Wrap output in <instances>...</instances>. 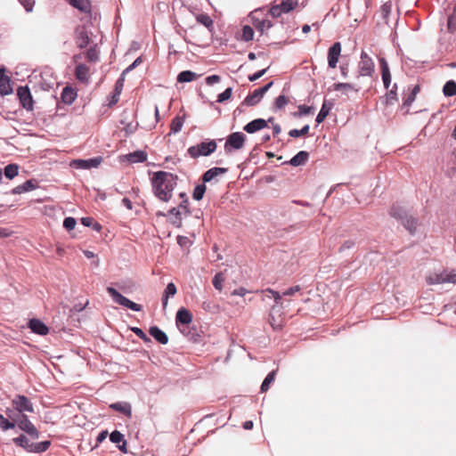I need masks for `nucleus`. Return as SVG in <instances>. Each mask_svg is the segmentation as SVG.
<instances>
[{"label": "nucleus", "instance_id": "6ab92c4d", "mask_svg": "<svg viewBox=\"0 0 456 456\" xmlns=\"http://www.w3.org/2000/svg\"><path fill=\"white\" fill-rule=\"evenodd\" d=\"M333 90L340 91L343 94L348 95L349 93L354 92L358 93L359 88L356 87L355 85L350 83H335L333 86Z\"/></svg>", "mask_w": 456, "mask_h": 456}, {"label": "nucleus", "instance_id": "e2e57ef3", "mask_svg": "<svg viewBox=\"0 0 456 456\" xmlns=\"http://www.w3.org/2000/svg\"><path fill=\"white\" fill-rule=\"evenodd\" d=\"M282 12H285V11H283V8L281 6V4H276V5H273L271 9H270V14L273 16V17H279L281 15Z\"/></svg>", "mask_w": 456, "mask_h": 456}, {"label": "nucleus", "instance_id": "bf43d9fd", "mask_svg": "<svg viewBox=\"0 0 456 456\" xmlns=\"http://www.w3.org/2000/svg\"><path fill=\"white\" fill-rule=\"evenodd\" d=\"M232 89L231 87L226 88L222 94H220L218 95L217 102H223L230 99L232 96Z\"/></svg>", "mask_w": 456, "mask_h": 456}, {"label": "nucleus", "instance_id": "39448f33", "mask_svg": "<svg viewBox=\"0 0 456 456\" xmlns=\"http://www.w3.org/2000/svg\"><path fill=\"white\" fill-rule=\"evenodd\" d=\"M246 141V135L241 132H234L228 135L224 143V151L231 153L243 148Z\"/></svg>", "mask_w": 456, "mask_h": 456}, {"label": "nucleus", "instance_id": "4d7b16f0", "mask_svg": "<svg viewBox=\"0 0 456 456\" xmlns=\"http://www.w3.org/2000/svg\"><path fill=\"white\" fill-rule=\"evenodd\" d=\"M288 103V99L285 95H280L275 99L274 107L278 110L282 109Z\"/></svg>", "mask_w": 456, "mask_h": 456}, {"label": "nucleus", "instance_id": "864d4df0", "mask_svg": "<svg viewBox=\"0 0 456 456\" xmlns=\"http://www.w3.org/2000/svg\"><path fill=\"white\" fill-rule=\"evenodd\" d=\"M86 59L89 61L95 62L99 59V53L94 47H91L86 52Z\"/></svg>", "mask_w": 456, "mask_h": 456}, {"label": "nucleus", "instance_id": "20e7f679", "mask_svg": "<svg viewBox=\"0 0 456 456\" xmlns=\"http://www.w3.org/2000/svg\"><path fill=\"white\" fill-rule=\"evenodd\" d=\"M8 416L15 421L20 430L24 431L32 439L39 438V431L26 415L18 414V416H12L8 414Z\"/></svg>", "mask_w": 456, "mask_h": 456}, {"label": "nucleus", "instance_id": "393cba45", "mask_svg": "<svg viewBox=\"0 0 456 456\" xmlns=\"http://www.w3.org/2000/svg\"><path fill=\"white\" fill-rule=\"evenodd\" d=\"M61 98L66 104H72L77 98V92L71 87H65L62 90Z\"/></svg>", "mask_w": 456, "mask_h": 456}, {"label": "nucleus", "instance_id": "ea45409f", "mask_svg": "<svg viewBox=\"0 0 456 456\" xmlns=\"http://www.w3.org/2000/svg\"><path fill=\"white\" fill-rule=\"evenodd\" d=\"M396 90H397V85L395 84L393 86V88L386 94L385 103L387 105L394 104V102H396V100H397Z\"/></svg>", "mask_w": 456, "mask_h": 456}, {"label": "nucleus", "instance_id": "473e14b6", "mask_svg": "<svg viewBox=\"0 0 456 456\" xmlns=\"http://www.w3.org/2000/svg\"><path fill=\"white\" fill-rule=\"evenodd\" d=\"M51 445L50 441H43L39 443H32L28 452L41 453L48 450Z\"/></svg>", "mask_w": 456, "mask_h": 456}, {"label": "nucleus", "instance_id": "ddd939ff", "mask_svg": "<svg viewBox=\"0 0 456 456\" xmlns=\"http://www.w3.org/2000/svg\"><path fill=\"white\" fill-rule=\"evenodd\" d=\"M273 118H269L268 120H265L264 118H256L252 120L251 122L248 123L244 126L243 130L248 134L256 133L261 129H264L267 126V122L272 121Z\"/></svg>", "mask_w": 456, "mask_h": 456}, {"label": "nucleus", "instance_id": "f257e3e1", "mask_svg": "<svg viewBox=\"0 0 456 456\" xmlns=\"http://www.w3.org/2000/svg\"><path fill=\"white\" fill-rule=\"evenodd\" d=\"M155 196L165 202L172 198V192L176 185V176L171 173L159 171L151 179Z\"/></svg>", "mask_w": 456, "mask_h": 456}, {"label": "nucleus", "instance_id": "5701e85b", "mask_svg": "<svg viewBox=\"0 0 456 456\" xmlns=\"http://www.w3.org/2000/svg\"><path fill=\"white\" fill-rule=\"evenodd\" d=\"M168 216L173 224H175L177 227H180L182 225L183 212H182L179 208H172L168 211Z\"/></svg>", "mask_w": 456, "mask_h": 456}, {"label": "nucleus", "instance_id": "2eb2a0df", "mask_svg": "<svg viewBox=\"0 0 456 456\" xmlns=\"http://www.w3.org/2000/svg\"><path fill=\"white\" fill-rule=\"evenodd\" d=\"M379 63L381 68L382 81L384 86L387 89L391 84V73L389 70V67L385 58H380Z\"/></svg>", "mask_w": 456, "mask_h": 456}, {"label": "nucleus", "instance_id": "680f3d73", "mask_svg": "<svg viewBox=\"0 0 456 456\" xmlns=\"http://www.w3.org/2000/svg\"><path fill=\"white\" fill-rule=\"evenodd\" d=\"M269 322L274 330H279L282 327L281 321L279 318H275L272 314H270Z\"/></svg>", "mask_w": 456, "mask_h": 456}, {"label": "nucleus", "instance_id": "4c0bfd02", "mask_svg": "<svg viewBox=\"0 0 456 456\" xmlns=\"http://www.w3.org/2000/svg\"><path fill=\"white\" fill-rule=\"evenodd\" d=\"M184 123L183 117L177 116L175 117L171 123L170 126V133L177 134L182 130V127Z\"/></svg>", "mask_w": 456, "mask_h": 456}, {"label": "nucleus", "instance_id": "bb28decb", "mask_svg": "<svg viewBox=\"0 0 456 456\" xmlns=\"http://www.w3.org/2000/svg\"><path fill=\"white\" fill-rule=\"evenodd\" d=\"M332 107V102L327 101L323 102L321 110L319 111L315 119L317 124H321L326 118Z\"/></svg>", "mask_w": 456, "mask_h": 456}, {"label": "nucleus", "instance_id": "6e6552de", "mask_svg": "<svg viewBox=\"0 0 456 456\" xmlns=\"http://www.w3.org/2000/svg\"><path fill=\"white\" fill-rule=\"evenodd\" d=\"M12 403L19 414H23L24 411L32 412L34 411L32 403L25 395H16L12 399Z\"/></svg>", "mask_w": 456, "mask_h": 456}, {"label": "nucleus", "instance_id": "5fc2aeb1", "mask_svg": "<svg viewBox=\"0 0 456 456\" xmlns=\"http://www.w3.org/2000/svg\"><path fill=\"white\" fill-rule=\"evenodd\" d=\"M16 423L15 421H10L8 419L6 418H3L1 420H0V428L4 430V431H6V430H9V429H12L15 427Z\"/></svg>", "mask_w": 456, "mask_h": 456}, {"label": "nucleus", "instance_id": "79ce46f5", "mask_svg": "<svg viewBox=\"0 0 456 456\" xmlns=\"http://www.w3.org/2000/svg\"><path fill=\"white\" fill-rule=\"evenodd\" d=\"M276 371L273 370L265 377L262 385H261V392H265L268 390L270 385L274 381Z\"/></svg>", "mask_w": 456, "mask_h": 456}, {"label": "nucleus", "instance_id": "37998d69", "mask_svg": "<svg viewBox=\"0 0 456 456\" xmlns=\"http://www.w3.org/2000/svg\"><path fill=\"white\" fill-rule=\"evenodd\" d=\"M280 4L285 12H289L295 9V7L298 4V2L297 0H281Z\"/></svg>", "mask_w": 456, "mask_h": 456}, {"label": "nucleus", "instance_id": "3c124183", "mask_svg": "<svg viewBox=\"0 0 456 456\" xmlns=\"http://www.w3.org/2000/svg\"><path fill=\"white\" fill-rule=\"evenodd\" d=\"M110 440L111 441V443L118 444L122 443L125 440V438H124L123 434H121L118 430H115L110 433Z\"/></svg>", "mask_w": 456, "mask_h": 456}, {"label": "nucleus", "instance_id": "412c9836", "mask_svg": "<svg viewBox=\"0 0 456 456\" xmlns=\"http://www.w3.org/2000/svg\"><path fill=\"white\" fill-rule=\"evenodd\" d=\"M75 76L82 83H87L89 80V68L85 64H78L76 67Z\"/></svg>", "mask_w": 456, "mask_h": 456}, {"label": "nucleus", "instance_id": "052dcab7", "mask_svg": "<svg viewBox=\"0 0 456 456\" xmlns=\"http://www.w3.org/2000/svg\"><path fill=\"white\" fill-rule=\"evenodd\" d=\"M76 219L73 217H66L63 221V226L68 231H70L75 228L76 226Z\"/></svg>", "mask_w": 456, "mask_h": 456}, {"label": "nucleus", "instance_id": "b1692460", "mask_svg": "<svg viewBox=\"0 0 456 456\" xmlns=\"http://www.w3.org/2000/svg\"><path fill=\"white\" fill-rule=\"evenodd\" d=\"M70 5L79 11L88 13L91 12V2L90 0H69Z\"/></svg>", "mask_w": 456, "mask_h": 456}, {"label": "nucleus", "instance_id": "49530a36", "mask_svg": "<svg viewBox=\"0 0 456 456\" xmlns=\"http://www.w3.org/2000/svg\"><path fill=\"white\" fill-rule=\"evenodd\" d=\"M253 37H254L253 28L248 25H245L242 28V39L246 42H248L253 39Z\"/></svg>", "mask_w": 456, "mask_h": 456}, {"label": "nucleus", "instance_id": "4be33fe9", "mask_svg": "<svg viewBox=\"0 0 456 456\" xmlns=\"http://www.w3.org/2000/svg\"><path fill=\"white\" fill-rule=\"evenodd\" d=\"M130 163H142L147 159V153L143 151H135L125 156Z\"/></svg>", "mask_w": 456, "mask_h": 456}, {"label": "nucleus", "instance_id": "a19ab883", "mask_svg": "<svg viewBox=\"0 0 456 456\" xmlns=\"http://www.w3.org/2000/svg\"><path fill=\"white\" fill-rule=\"evenodd\" d=\"M19 167L15 164H9L4 168V175L8 179H12L18 175Z\"/></svg>", "mask_w": 456, "mask_h": 456}, {"label": "nucleus", "instance_id": "a211bd4d", "mask_svg": "<svg viewBox=\"0 0 456 456\" xmlns=\"http://www.w3.org/2000/svg\"><path fill=\"white\" fill-rule=\"evenodd\" d=\"M110 408L126 415V417H131L132 415V407L131 404L127 402H118L111 403Z\"/></svg>", "mask_w": 456, "mask_h": 456}, {"label": "nucleus", "instance_id": "f8f14e48", "mask_svg": "<svg viewBox=\"0 0 456 456\" xmlns=\"http://www.w3.org/2000/svg\"><path fill=\"white\" fill-rule=\"evenodd\" d=\"M341 53V44L337 42L333 44L328 51V65L331 69L337 67Z\"/></svg>", "mask_w": 456, "mask_h": 456}, {"label": "nucleus", "instance_id": "e433bc0d", "mask_svg": "<svg viewBox=\"0 0 456 456\" xmlns=\"http://www.w3.org/2000/svg\"><path fill=\"white\" fill-rule=\"evenodd\" d=\"M13 442L16 445L24 448L27 452H29L32 442H29L28 438L25 435H20L18 437L13 438Z\"/></svg>", "mask_w": 456, "mask_h": 456}, {"label": "nucleus", "instance_id": "de8ad7c7", "mask_svg": "<svg viewBox=\"0 0 456 456\" xmlns=\"http://www.w3.org/2000/svg\"><path fill=\"white\" fill-rule=\"evenodd\" d=\"M224 281V276L222 273H216L213 278V285L216 289L222 290L223 289V282Z\"/></svg>", "mask_w": 456, "mask_h": 456}, {"label": "nucleus", "instance_id": "13d9d810", "mask_svg": "<svg viewBox=\"0 0 456 456\" xmlns=\"http://www.w3.org/2000/svg\"><path fill=\"white\" fill-rule=\"evenodd\" d=\"M132 331L144 342H150V338L143 332V330L140 328L134 327L132 328Z\"/></svg>", "mask_w": 456, "mask_h": 456}, {"label": "nucleus", "instance_id": "0e129e2a", "mask_svg": "<svg viewBox=\"0 0 456 456\" xmlns=\"http://www.w3.org/2000/svg\"><path fill=\"white\" fill-rule=\"evenodd\" d=\"M313 110H314V108L311 106H306V105H299L298 106V112H299L300 116L308 115V114L312 113Z\"/></svg>", "mask_w": 456, "mask_h": 456}, {"label": "nucleus", "instance_id": "f704fd0d", "mask_svg": "<svg viewBox=\"0 0 456 456\" xmlns=\"http://www.w3.org/2000/svg\"><path fill=\"white\" fill-rule=\"evenodd\" d=\"M201 306L206 312H208L213 314L220 312L219 305L213 300L203 301Z\"/></svg>", "mask_w": 456, "mask_h": 456}, {"label": "nucleus", "instance_id": "2f4dec72", "mask_svg": "<svg viewBox=\"0 0 456 456\" xmlns=\"http://www.w3.org/2000/svg\"><path fill=\"white\" fill-rule=\"evenodd\" d=\"M176 287L173 282L167 284V288L164 290L162 297V304L163 306L166 307L168 302L169 297H173L176 294Z\"/></svg>", "mask_w": 456, "mask_h": 456}, {"label": "nucleus", "instance_id": "f03ea898", "mask_svg": "<svg viewBox=\"0 0 456 456\" xmlns=\"http://www.w3.org/2000/svg\"><path fill=\"white\" fill-rule=\"evenodd\" d=\"M216 142L214 140H208L201 142L197 145L188 148L187 152L192 159H197L201 156H209L216 150Z\"/></svg>", "mask_w": 456, "mask_h": 456}, {"label": "nucleus", "instance_id": "cd10ccee", "mask_svg": "<svg viewBox=\"0 0 456 456\" xmlns=\"http://www.w3.org/2000/svg\"><path fill=\"white\" fill-rule=\"evenodd\" d=\"M309 154L305 151H301L297 153L289 161V165L293 167H298L304 165L308 159Z\"/></svg>", "mask_w": 456, "mask_h": 456}, {"label": "nucleus", "instance_id": "1a4fd4ad", "mask_svg": "<svg viewBox=\"0 0 456 456\" xmlns=\"http://www.w3.org/2000/svg\"><path fill=\"white\" fill-rule=\"evenodd\" d=\"M17 95L20 102V104L27 110H32L34 106V101L30 93L29 88L25 86H19L17 89Z\"/></svg>", "mask_w": 456, "mask_h": 456}, {"label": "nucleus", "instance_id": "6e6d98bb", "mask_svg": "<svg viewBox=\"0 0 456 456\" xmlns=\"http://www.w3.org/2000/svg\"><path fill=\"white\" fill-rule=\"evenodd\" d=\"M180 197L185 198V199L182 201V203L179 205V207L177 208H179L182 212H183V216H186L189 214V209H188L189 201H188V199L186 198L185 193H183V192L180 193Z\"/></svg>", "mask_w": 456, "mask_h": 456}, {"label": "nucleus", "instance_id": "c756f323", "mask_svg": "<svg viewBox=\"0 0 456 456\" xmlns=\"http://www.w3.org/2000/svg\"><path fill=\"white\" fill-rule=\"evenodd\" d=\"M123 84H124V78H122V77L118 79V81L116 82L114 93L111 95V98L109 102L110 106H112L118 102L119 95L122 91Z\"/></svg>", "mask_w": 456, "mask_h": 456}, {"label": "nucleus", "instance_id": "69168bd1", "mask_svg": "<svg viewBox=\"0 0 456 456\" xmlns=\"http://www.w3.org/2000/svg\"><path fill=\"white\" fill-rule=\"evenodd\" d=\"M20 3L24 6L25 10L29 12H32L35 0H19Z\"/></svg>", "mask_w": 456, "mask_h": 456}, {"label": "nucleus", "instance_id": "a878e982", "mask_svg": "<svg viewBox=\"0 0 456 456\" xmlns=\"http://www.w3.org/2000/svg\"><path fill=\"white\" fill-rule=\"evenodd\" d=\"M34 189H36V184L34 183V182L32 180H28L25 183H23L22 184L14 187L12 190V194H21L24 192L33 191Z\"/></svg>", "mask_w": 456, "mask_h": 456}, {"label": "nucleus", "instance_id": "a18cd8bd", "mask_svg": "<svg viewBox=\"0 0 456 456\" xmlns=\"http://www.w3.org/2000/svg\"><path fill=\"white\" fill-rule=\"evenodd\" d=\"M309 125L304 126L301 129H292L289 132V135L291 137H300L305 135L309 132Z\"/></svg>", "mask_w": 456, "mask_h": 456}, {"label": "nucleus", "instance_id": "0eeeda50", "mask_svg": "<svg viewBox=\"0 0 456 456\" xmlns=\"http://www.w3.org/2000/svg\"><path fill=\"white\" fill-rule=\"evenodd\" d=\"M374 62L368 54L362 51L361 53V60L358 62L359 76L370 77L374 72Z\"/></svg>", "mask_w": 456, "mask_h": 456}, {"label": "nucleus", "instance_id": "7ed1b4c3", "mask_svg": "<svg viewBox=\"0 0 456 456\" xmlns=\"http://www.w3.org/2000/svg\"><path fill=\"white\" fill-rule=\"evenodd\" d=\"M390 215L402 221L403 225L411 232L414 233L417 228V220L408 216L403 208L399 206H393L390 210Z\"/></svg>", "mask_w": 456, "mask_h": 456}, {"label": "nucleus", "instance_id": "72a5a7b5", "mask_svg": "<svg viewBox=\"0 0 456 456\" xmlns=\"http://www.w3.org/2000/svg\"><path fill=\"white\" fill-rule=\"evenodd\" d=\"M12 93V86L11 85V79L6 76L0 83V94L2 96L9 95Z\"/></svg>", "mask_w": 456, "mask_h": 456}, {"label": "nucleus", "instance_id": "f3484780", "mask_svg": "<svg viewBox=\"0 0 456 456\" xmlns=\"http://www.w3.org/2000/svg\"><path fill=\"white\" fill-rule=\"evenodd\" d=\"M227 172V168L224 167H212L206 171L202 176L203 183H208L214 178L220 175H224Z\"/></svg>", "mask_w": 456, "mask_h": 456}, {"label": "nucleus", "instance_id": "c03bdc74", "mask_svg": "<svg viewBox=\"0 0 456 456\" xmlns=\"http://www.w3.org/2000/svg\"><path fill=\"white\" fill-rule=\"evenodd\" d=\"M205 191H206V185L204 183L198 184L193 190V193H192L193 199L195 200H200L203 198Z\"/></svg>", "mask_w": 456, "mask_h": 456}, {"label": "nucleus", "instance_id": "7c9ffc66", "mask_svg": "<svg viewBox=\"0 0 456 456\" xmlns=\"http://www.w3.org/2000/svg\"><path fill=\"white\" fill-rule=\"evenodd\" d=\"M427 282L430 285L443 284L446 282L445 272L440 273H431L427 277Z\"/></svg>", "mask_w": 456, "mask_h": 456}, {"label": "nucleus", "instance_id": "aec40b11", "mask_svg": "<svg viewBox=\"0 0 456 456\" xmlns=\"http://www.w3.org/2000/svg\"><path fill=\"white\" fill-rule=\"evenodd\" d=\"M149 333L151 337H153L159 343L162 345H166L168 342V338L167 334L162 331L159 327L152 326L149 330Z\"/></svg>", "mask_w": 456, "mask_h": 456}, {"label": "nucleus", "instance_id": "603ef678", "mask_svg": "<svg viewBox=\"0 0 456 456\" xmlns=\"http://www.w3.org/2000/svg\"><path fill=\"white\" fill-rule=\"evenodd\" d=\"M197 21L200 24L204 25L207 28H209L213 24L212 19L207 14H200L197 16Z\"/></svg>", "mask_w": 456, "mask_h": 456}, {"label": "nucleus", "instance_id": "c9c22d12", "mask_svg": "<svg viewBox=\"0 0 456 456\" xmlns=\"http://www.w3.org/2000/svg\"><path fill=\"white\" fill-rule=\"evenodd\" d=\"M419 90H420V88H419V85L414 86L411 88V91L409 94V95L404 99L403 107L409 108L412 104V102L415 101L416 96L419 94Z\"/></svg>", "mask_w": 456, "mask_h": 456}, {"label": "nucleus", "instance_id": "4468645a", "mask_svg": "<svg viewBox=\"0 0 456 456\" xmlns=\"http://www.w3.org/2000/svg\"><path fill=\"white\" fill-rule=\"evenodd\" d=\"M192 322V314L185 308L182 307L176 312L175 323L187 325Z\"/></svg>", "mask_w": 456, "mask_h": 456}, {"label": "nucleus", "instance_id": "09e8293b", "mask_svg": "<svg viewBox=\"0 0 456 456\" xmlns=\"http://www.w3.org/2000/svg\"><path fill=\"white\" fill-rule=\"evenodd\" d=\"M392 6L393 4L391 1H387L382 4V6L380 7V12L383 19L387 20L388 16L391 13Z\"/></svg>", "mask_w": 456, "mask_h": 456}, {"label": "nucleus", "instance_id": "dca6fc26", "mask_svg": "<svg viewBox=\"0 0 456 456\" xmlns=\"http://www.w3.org/2000/svg\"><path fill=\"white\" fill-rule=\"evenodd\" d=\"M28 327L34 333H37L38 335H46L49 331L46 325L37 319L30 320Z\"/></svg>", "mask_w": 456, "mask_h": 456}, {"label": "nucleus", "instance_id": "9d476101", "mask_svg": "<svg viewBox=\"0 0 456 456\" xmlns=\"http://www.w3.org/2000/svg\"><path fill=\"white\" fill-rule=\"evenodd\" d=\"M273 85V82L271 81L263 87H260L258 89H256L251 94L248 95L245 100L244 103L248 106H254L256 103L260 102V100L263 98L265 94L272 87Z\"/></svg>", "mask_w": 456, "mask_h": 456}, {"label": "nucleus", "instance_id": "9b49d317", "mask_svg": "<svg viewBox=\"0 0 456 456\" xmlns=\"http://www.w3.org/2000/svg\"><path fill=\"white\" fill-rule=\"evenodd\" d=\"M102 159L96 157L89 159H75L71 162V166L78 169H89L92 167H97Z\"/></svg>", "mask_w": 456, "mask_h": 456}, {"label": "nucleus", "instance_id": "58836bf2", "mask_svg": "<svg viewBox=\"0 0 456 456\" xmlns=\"http://www.w3.org/2000/svg\"><path fill=\"white\" fill-rule=\"evenodd\" d=\"M443 93L445 96H453L456 94V82L449 80L445 83L443 88Z\"/></svg>", "mask_w": 456, "mask_h": 456}, {"label": "nucleus", "instance_id": "8fccbe9b", "mask_svg": "<svg viewBox=\"0 0 456 456\" xmlns=\"http://www.w3.org/2000/svg\"><path fill=\"white\" fill-rule=\"evenodd\" d=\"M263 294H264L265 297H269V298L273 297L276 304H279L280 300L281 298V296L279 292H277L273 289H267L264 290Z\"/></svg>", "mask_w": 456, "mask_h": 456}, {"label": "nucleus", "instance_id": "423d86ee", "mask_svg": "<svg viewBox=\"0 0 456 456\" xmlns=\"http://www.w3.org/2000/svg\"><path fill=\"white\" fill-rule=\"evenodd\" d=\"M107 292L110 295L113 301L122 306H125L128 309H131L134 312H140L142 310V305L139 304H136L127 297L121 295L117 289H115L112 287L107 288Z\"/></svg>", "mask_w": 456, "mask_h": 456}, {"label": "nucleus", "instance_id": "c85d7f7f", "mask_svg": "<svg viewBox=\"0 0 456 456\" xmlns=\"http://www.w3.org/2000/svg\"><path fill=\"white\" fill-rule=\"evenodd\" d=\"M200 75L191 70H184L178 74L177 82L179 83H188L195 80L199 77Z\"/></svg>", "mask_w": 456, "mask_h": 456}, {"label": "nucleus", "instance_id": "338daca9", "mask_svg": "<svg viewBox=\"0 0 456 456\" xmlns=\"http://www.w3.org/2000/svg\"><path fill=\"white\" fill-rule=\"evenodd\" d=\"M446 282L456 284V270L445 272Z\"/></svg>", "mask_w": 456, "mask_h": 456}, {"label": "nucleus", "instance_id": "774afa93", "mask_svg": "<svg viewBox=\"0 0 456 456\" xmlns=\"http://www.w3.org/2000/svg\"><path fill=\"white\" fill-rule=\"evenodd\" d=\"M273 27V24L270 20H262L259 25L257 26V28L262 31L264 32L265 30H268L269 28H271Z\"/></svg>", "mask_w": 456, "mask_h": 456}]
</instances>
